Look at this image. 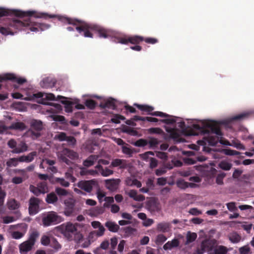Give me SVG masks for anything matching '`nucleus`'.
I'll return each mask as SVG.
<instances>
[{
	"mask_svg": "<svg viewBox=\"0 0 254 254\" xmlns=\"http://www.w3.org/2000/svg\"><path fill=\"white\" fill-rule=\"evenodd\" d=\"M5 79L16 82L19 84H22L26 81L25 78L17 77L13 74H6L5 75Z\"/></svg>",
	"mask_w": 254,
	"mask_h": 254,
	"instance_id": "bb28decb",
	"label": "nucleus"
},
{
	"mask_svg": "<svg viewBox=\"0 0 254 254\" xmlns=\"http://www.w3.org/2000/svg\"><path fill=\"white\" fill-rule=\"evenodd\" d=\"M41 244L44 246H48L51 243L49 237L44 235L41 239Z\"/></svg>",
	"mask_w": 254,
	"mask_h": 254,
	"instance_id": "4d7b16f0",
	"label": "nucleus"
},
{
	"mask_svg": "<svg viewBox=\"0 0 254 254\" xmlns=\"http://www.w3.org/2000/svg\"><path fill=\"white\" fill-rule=\"evenodd\" d=\"M98 228L97 231H94V232L96 233V236L97 237H101L105 233V229L104 227L102 225Z\"/></svg>",
	"mask_w": 254,
	"mask_h": 254,
	"instance_id": "bf43d9fd",
	"label": "nucleus"
},
{
	"mask_svg": "<svg viewBox=\"0 0 254 254\" xmlns=\"http://www.w3.org/2000/svg\"><path fill=\"white\" fill-rule=\"evenodd\" d=\"M5 196V192L2 190L1 187H0V213H2L3 212V210L1 208V206L3 204L4 199Z\"/></svg>",
	"mask_w": 254,
	"mask_h": 254,
	"instance_id": "c03bdc74",
	"label": "nucleus"
},
{
	"mask_svg": "<svg viewBox=\"0 0 254 254\" xmlns=\"http://www.w3.org/2000/svg\"><path fill=\"white\" fill-rule=\"evenodd\" d=\"M55 182L64 187H68L69 186V183L63 178H56L55 179Z\"/></svg>",
	"mask_w": 254,
	"mask_h": 254,
	"instance_id": "8fccbe9b",
	"label": "nucleus"
},
{
	"mask_svg": "<svg viewBox=\"0 0 254 254\" xmlns=\"http://www.w3.org/2000/svg\"><path fill=\"white\" fill-rule=\"evenodd\" d=\"M134 106L136 107L139 110L147 114L155 116H159V111L152 112L154 110V108L147 105H140L134 104Z\"/></svg>",
	"mask_w": 254,
	"mask_h": 254,
	"instance_id": "dca6fc26",
	"label": "nucleus"
},
{
	"mask_svg": "<svg viewBox=\"0 0 254 254\" xmlns=\"http://www.w3.org/2000/svg\"><path fill=\"white\" fill-rule=\"evenodd\" d=\"M29 190L37 196H39L40 194H42L37 186L36 187L34 185H30L29 186Z\"/></svg>",
	"mask_w": 254,
	"mask_h": 254,
	"instance_id": "49530a36",
	"label": "nucleus"
},
{
	"mask_svg": "<svg viewBox=\"0 0 254 254\" xmlns=\"http://www.w3.org/2000/svg\"><path fill=\"white\" fill-rule=\"evenodd\" d=\"M7 207L10 210H15L19 207L18 202L14 199H9L7 203Z\"/></svg>",
	"mask_w": 254,
	"mask_h": 254,
	"instance_id": "4c0bfd02",
	"label": "nucleus"
},
{
	"mask_svg": "<svg viewBox=\"0 0 254 254\" xmlns=\"http://www.w3.org/2000/svg\"><path fill=\"white\" fill-rule=\"evenodd\" d=\"M189 212L190 214H191L192 215H195V216L199 215L200 214H201V213H202L201 211L200 210H198L196 208H192L190 209Z\"/></svg>",
	"mask_w": 254,
	"mask_h": 254,
	"instance_id": "338daca9",
	"label": "nucleus"
},
{
	"mask_svg": "<svg viewBox=\"0 0 254 254\" xmlns=\"http://www.w3.org/2000/svg\"><path fill=\"white\" fill-rule=\"evenodd\" d=\"M7 145L9 148L13 149V150L17 148L16 141L13 139H10L7 142Z\"/></svg>",
	"mask_w": 254,
	"mask_h": 254,
	"instance_id": "0e129e2a",
	"label": "nucleus"
},
{
	"mask_svg": "<svg viewBox=\"0 0 254 254\" xmlns=\"http://www.w3.org/2000/svg\"><path fill=\"white\" fill-rule=\"evenodd\" d=\"M24 236V234L19 231H14L12 233V237L15 239H19Z\"/></svg>",
	"mask_w": 254,
	"mask_h": 254,
	"instance_id": "69168bd1",
	"label": "nucleus"
},
{
	"mask_svg": "<svg viewBox=\"0 0 254 254\" xmlns=\"http://www.w3.org/2000/svg\"><path fill=\"white\" fill-rule=\"evenodd\" d=\"M165 129L170 138L173 139L175 141H179L180 136L177 129L168 127H166Z\"/></svg>",
	"mask_w": 254,
	"mask_h": 254,
	"instance_id": "4be33fe9",
	"label": "nucleus"
},
{
	"mask_svg": "<svg viewBox=\"0 0 254 254\" xmlns=\"http://www.w3.org/2000/svg\"><path fill=\"white\" fill-rule=\"evenodd\" d=\"M109 246V242L108 240H105L103 241L100 244V247L96 249L94 252L95 254H98L97 252L100 250V249L103 250H107Z\"/></svg>",
	"mask_w": 254,
	"mask_h": 254,
	"instance_id": "a18cd8bd",
	"label": "nucleus"
},
{
	"mask_svg": "<svg viewBox=\"0 0 254 254\" xmlns=\"http://www.w3.org/2000/svg\"><path fill=\"white\" fill-rule=\"evenodd\" d=\"M85 105L90 109H94L96 106V102L92 99H87L85 101Z\"/></svg>",
	"mask_w": 254,
	"mask_h": 254,
	"instance_id": "de8ad7c7",
	"label": "nucleus"
},
{
	"mask_svg": "<svg viewBox=\"0 0 254 254\" xmlns=\"http://www.w3.org/2000/svg\"><path fill=\"white\" fill-rule=\"evenodd\" d=\"M223 152L225 155L229 156L238 155L240 154L239 152L231 149H225Z\"/></svg>",
	"mask_w": 254,
	"mask_h": 254,
	"instance_id": "3c124183",
	"label": "nucleus"
},
{
	"mask_svg": "<svg viewBox=\"0 0 254 254\" xmlns=\"http://www.w3.org/2000/svg\"><path fill=\"white\" fill-rule=\"evenodd\" d=\"M56 84V81L50 78H46L43 80L41 83V86L44 88H48L54 86Z\"/></svg>",
	"mask_w": 254,
	"mask_h": 254,
	"instance_id": "72a5a7b5",
	"label": "nucleus"
},
{
	"mask_svg": "<svg viewBox=\"0 0 254 254\" xmlns=\"http://www.w3.org/2000/svg\"><path fill=\"white\" fill-rule=\"evenodd\" d=\"M249 115L248 113H243L234 116L231 119V121H240L247 118Z\"/></svg>",
	"mask_w": 254,
	"mask_h": 254,
	"instance_id": "a19ab883",
	"label": "nucleus"
},
{
	"mask_svg": "<svg viewBox=\"0 0 254 254\" xmlns=\"http://www.w3.org/2000/svg\"><path fill=\"white\" fill-rule=\"evenodd\" d=\"M219 165L221 169L226 171L230 170L232 167V164L231 163L225 161L221 162Z\"/></svg>",
	"mask_w": 254,
	"mask_h": 254,
	"instance_id": "09e8293b",
	"label": "nucleus"
},
{
	"mask_svg": "<svg viewBox=\"0 0 254 254\" xmlns=\"http://www.w3.org/2000/svg\"><path fill=\"white\" fill-rule=\"evenodd\" d=\"M106 188L111 191L115 190L119 185L118 180H107L105 181Z\"/></svg>",
	"mask_w": 254,
	"mask_h": 254,
	"instance_id": "b1692460",
	"label": "nucleus"
},
{
	"mask_svg": "<svg viewBox=\"0 0 254 254\" xmlns=\"http://www.w3.org/2000/svg\"><path fill=\"white\" fill-rule=\"evenodd\" d=\"M111 166L114 167L120 166L121 168H125L126 167V161L120 159L113 160Z\"/></svg>",
	"mask_w": 254,
	"mask_h": 254,
	"instance_id": "f704fd0d",
	"label": "nucleus"
},
{
	"mask_svg": "<svg viewBox=\"0 0 254 254\" xmlns=\"http://www.w3.org/2000/svg\"><path fill=\"white\" fill-rule=\"evenodd\" d=\"M16 148H15L14 150H12L11 151L12 153L18 154L27 151L28 146L25 143L22 142L18 145Z\"/></svg>",
	"mask_w": 254,
	"mask_h": 254,
	"instance_id": "c756f323",
	"label": "nucleus"
},
{
	"mask_svg": "<svg viewBox=\"0 0 254 254\" xmlns=\"http://www.w3.org/2000/svg\"><path fill=\"white\" fill-rule=\"evenodd\" d=\"M58 156L62 162L68 165L70 164L71 161L67 157L72 160H75L78 158V154L77 152L67 148H64L60 152H59Z\"/></svg>",
	"mask_w": 254,
	"mask_h": 254,
	"instance_id": "6e6552de",
	"label": "nucleus"
},
{
	"mask_svg": "<svg viewBox=\"0 0 254 254\" xmlns=\"http://www.w3.org/2000/svg\"><path fill=\"white\" fill-rule=\"evenodd\" d=\"M135 231V229L131 226L122 227L120 229V233L125 238L130 236Z\"/></svg>",
	"mask_w": 254,
	"mask_h": 254,
	"instance_id": "393cba45",
	"label": "nucleus"
},
{
	"mask_svg": "<svg viewBox=\"0 0 254 254\" xmlns=\"http://www.w3.org/2000/svg\"><path fill=\"white\" fill-rule=\"evenodd\" d=\"M58 18L59 20L63 22L76 26V30L79 34L85 37L92 38L93 34L91 33L92 30L97 31L100 38H107L112 37L113 35L111 30L97 25L90 24L78 19L64 16H58Z\"/></svg>",
	"mask_w": 254,
	"mask_h": 254,
	"instance_id": "f03ea898",
	"label": "nucleus"
},
{
	"mask_svg": "<svg viewBox=\"0 0 254 254\" xmlns=\"http://www.w3.org/2000/svg\"><path fill=\"white\" fill-rule=\"evenodd\" d=\"M11 129L24 130L26 129V125L22 122L13 123L9 127Z\"/></svg>",
	"mask_w": 254,
	"mask_h": 254,
	"instance_id": "c85d7f7f",
	"label": "nucleus"
},
{
	"mask_svg": "<svg viewBox=\"0 0 254 254\" xmlns=\"http://www.w3.org/2000/svg\"><path fill=\"white\" fill-rule=\"evenodd\" d=\"M192 127L194 129L197 131V132L192 133H191V135H198L199 133L205 134V133H209L210 131L217 135H222V132L220 130L219 125L215 121L208 122L205 124L203 127H201L198 124H193Z\"/></svg>",
	"mask_w": 254,
	"mask_h": 254,
	"instance_id": "20e7f679",
	"label": "nucleus"
},
{
	"mask_svg": "<svg viewBox=\"0 0 254 254\" xmlns=\"http://www.w3.org/2000/svg\"><path fill=\"white\" fill-rule=\"evenodd\" d=\"M226 176V174L224 173H221L219 174L216 179V183L218 185H222L223 184V178Z\"/></svg>",
	"mask_w": 254,
	"mask_h": 254,
	"instance_id": "5fc2aeb1",
	"label": "nucleus"
},
{
	"mask_svg": "<svg viewBox=\"0 0 254 254\" xmlns=\"http://www.w3.org/2000/svg\"><path fill=\"white\" fill-rule=\"evenodd\" d=\"M122 152L123 153L128 155L129 156H131L133 154V151L130 147L123 146L122 147Z\"/></svg>",
	"mask_w": 254,
	"mask_h": 254,
	"instance_id": "6e6d98bb",
	"label": "nucleus"
},
{
	"mask_svg": "<svg viewBox=\"0 0 254 254\" xmlns=\"http://www.w3.org/2000/svg\"><path fill=\"white\" fill-rule=\"evenodd\" d=\"M98 158L99 155H91L83 162V165L86 167H89L94 165Z\"/></svg>",
	"mask_w": 254,
	"mask_h": 254,
	"instance_id": "cd10ccee",
	"label": "nucleus"
},
{
	"mask_svg": "<svg viewBox=\"0 0 254 254\" xmlns=\"http://www.w3.org/2000/svg\"><path fill=\"white\" fill-rule=\"evenodd\" d=\"M126 118L124 116L119 114H116L113 116L111 121L113 123L120 124L121 120H124Z\"/></svg>",
	"mask_w": 254,
	"mask_h": 254,
	"instance_id": "79ce46f5",
	"label": "nucleus"
},
{
	"mask_svg": "<svg viewBox=\"0 0 254 254\" xmlns=\"http://www.w3.org/2000/svg\"><path fill=\"white\" fill-rule=\"evenodd\" d=\"M41 200L37 197L32 196L29 201V212L30 215H35L39 212V204Z\"/></svg>",
	"mask_w": 254,
	"mask_h": 254,
	"instance_id": "4468645a",
	"label": "nucleus"
},
{
	"mask_svg": "<svg viewBox=\"0 0 254 254\" xmlns=\"http://www.w3.org/2000/svg\"><path fill=\"white\" fill-rule=\"evenodd\" d=\"M58 200L57 194L53 192L48 194L46 198V201L49 204H55Z\"/></svg>",
	"mask_w": 254,
	"mask_h": 254,
	"instance_id": "7c9ffc66",
	"label": "nucleus"
},
{
	"mask_svg": "<svg viewBox=\"0 0 254 254\" xmlns=\"http://www.w3.org/2000/svg\"><path fill=\"white\" fill-rule=\"evenodd\" d=\"M241 236L237 233H233L229 236L230 241L233 243H237L241 240Z\"/></svg>",
	"mask_w": 254,
	"mask_h": 254,
	"instance_id": "37998d69",
	"label": "nucleus"
},
{
	"mask_svg": "<svg viewBox=\"0 0 254 254\" xmlns=\"http://www.w3.org/2000/svg\"><path fill=\"white\" fill-rule=\"evenodd\" d=\"M250 251V248L248 246H244L239 249V252L241 254H248Z\"/></svg>",
	"mask_w": 254,
	"mask_h": 254,
	"instance_id": "774afa93",
	"label": "nucleus"
},
{
	"mask_svg": "<svg viewBox=\"0 0 254 254\" xmlns=\"http://www.w3.org/2000/svg\"><path fill=\"white\" fill-rule=\"evenodd\" d=\"M214 243L212 241L206 240L203 241L200 245V248L197 250V254H203L206 252H209L213 249Z\"/></svg>",
	"mask_w": 254,
	"mask_h": 254,
	"instance_id": "2eb2a0df",
	"label": "nucleus"
},
{
	"mask_svg": "<svg viewBox=\"0 0 254 254\" xmlns=\"http://www.w3.org/2000/svg\"><path fill=\"white\" fill-rule=\"evenodd\" d=\"M158 141L157 139L154 138H150L149 139H139L136 140L134 145L137 147H145L148 145L149 148H153L157 146Z\"/></svg>",
	"mask_w": 254,
	"mask_h": 254,
	"instance_id": "ddd939ff",
	"label": "nucleus"
},
{
	"mask_svg": "<svg viewBox=\"0 0 254 254\" xmlns=\"http://www.w3.org/2000/svg\"><path fill=\"white\" fill-rule=\"evenodd\" d=\"M78 225L77 223L73 224L71 222H67L56 227L55 229L61 232L68 240L71 241L73 236L77 233Z\"/></svg>",
	"mask_w": 254,
	"mask_h": 254,
	"instance_id": "39448f33",
	"label": "nucleus"
},
{
	"mask_svg": "<svg viewBox=\"0 0 254 254\" xmlns=\"http://www.w3.org/2000/svg\"><path fill=\"white\" fill-rule=\"evenodd\" d=\"M55 192L58 195L60 196H65L68 193V192L66 190L59 187L56 188Z\"/></svg>",
	"mask_w": 254,
	"mask_h": 254,
	"instance_id": "603ef678",
	"label": "nucleus"
},
{
	"mask_svg": "<svg viewBox=\"0 0 254 254\" xmlns=\"http://www.w3.org/2000/svg\"><path fill=\"white\" fill-rule=\"evenodd\" d=\"M50 27V25L35 21L34 17H26L20 20L12 19L8 23L7 27H0V32L3 35H13L17 30L26 31L29 30L32 32L43 31Z\"/></svg>",
	"mask_w": 254,
	"mask_h": 254,
	"instance_id": "f257e3e1",
	"label": "nucleus"
},
{
	"mask_svg": "<svg viewBox=\"0 0 254 254\" xmlns=\"http://www.w3.org/2000/svg\"><path fill=\"white\" fill-rule=\"evenodd\" d=\"M126 193L135 201H143L145 200V196L142 194H137V191L134 190H130Z\"/></svg>",
	"mask_w": 254,
	"mask_h": 254,
	"instance_id": "412c9836",
	"label": "nucleus"
},
{
	"mask_svg": "<svg viewBox=\"0 0 254 254\" xmlns=\"http://www.w3.org/2000/svg\"><path fill=\"white\" fill-rule=\"evenodd\" d=\"M206 134H208V136H207V141L209 145L215 146L218 142H220L221 143L223 144H226L225 143L223 142L219 139V136H221L222 134L221 135H218L214 133L211 132V131H210L209 133Z\"/></svg>",
	"mask_w": 254,
	"mask_h": 254,
	"instance_id": "f3484780",
	"label": "nucleus"
},
{
	"mask_svg": "<svg viewBox=\"0 0 254 254\" xmlns=\"http://www.w3.org/2000/svg\"><path fill=\"white\" fill-rule=\"evenodd\" d=\"M64 221V218L56 212L52 211L42 219L43 225L45 227L57 224Z\"/></svg>",
	"mask_w": 254,
	"mask_h": 254,
	"instance_id": "9b49d317",
	"label": "nucleus"
},
{
	"mask_svg": "<svg viewBox=\"0 0 254 254\" xmlns=\"http://www.w3.org/2000/svg\"><path fill=\"white\" fill-rule=\"evenodd\" d=\"M77 186L81 190H82L88 193H90L94 187H98V184L96 180L93 179L88 181H80L77 183Z\"/></svg>",
	"mask_w": 254,
	"mask_h": 254,
	"instance_id": "f8f14e48",
	"label": "nucleus"
},
{
	"mask_svg": "<svg viewBox=\"0 0 254 254\" xmlns=\"http://www.w3.org/2000/svg\"><path fill=\"white\" fill-rule=\"evenodd\" d=\"M75 203L76 200L73 198L69 197L64 200V214L66 216H73L76 214Z\"/></svg>",
	"mask_w": 254,
	"mask_h": 254,
	"instance_id": "9d476101",
	"label": "nucleus"
},
{
	"mask_svg": "<svg viewBox=\"0 0 254 254\" xmlns=\"http://www.w3.org/2000/svg\"><path fill=\"white\" fill-rule=\"evenodd\" d=\"M177 186L182 189H185L188 188V182L183 180L179 181L177 182Z\"/></svg>",
	"mask_w": 254,
	"mask_h": 254,
	"instance_id": "e2e57ef3",
	"label": "nucleus"
},
{
	"mask_svg": "<svg viewBox=\"0 0 254 254\" xmlns=\"http://www.w3.org/2000/svg\"><path fill=\"white\" fill-rule=\"evenodd\" d=\"M18 162H19L18 158H11L6 161V165L8 167H16Z\"/></svg>",
	"mask_w": 254,
	"mask_h": 254,
	"instance_id": "ea45409f",
	"label": "nucleus"
},
{
	"mask_svg": "<svg viewBox=\"0 0 254 254\" xmlns=\"http://www.w3.org/2000/svg\"><path fill=\"white\" fill-rule=\"evenodd\" d=\"M197 238V234L195 233H191L189 231L186 236V241L185 243L186 245H188L189 244L194 242Z\"/></svg>",
	"mask_w": 254,
	"mask_h": 254,
	"instance_id": "473e14b6",
	"label": "nucleus"
},
{
	"mask_svg": "<svg viewBox=\"0 0 254 254\" xmlns=\"http://www.w3.org/2000/svg\"><path fill=\"white\" fill-rule=\"evenodd\" d=\"M105 226L108 230L113 233H116L120 231V227L115 222L107 221L105 223Z\"/></svg>",
	"mask_w": 254,
	"mask_h": 254,
	"instance_id": "aec40b11",
	"label": "nucleus"
},
{
	"mask_svg": "<svg viewBox=\"0 0 254 254\" xmlns=\"http://www.w3.org/2000/svg\"><path fill=\"white\" fill-rule=\"evenodd\" d=\"M99 107L102 109L108 108L112 110H115L116 108L115 100L112 98L108 99L105 102H101Z\"/></svg>",
	"mask_w": 254,
	"mask_h": 254,
	"instance_id": "5701e85b",
	"label": "nucleus"
},
{
	"mask_svg": "<svg viewBox=\"0 0 254 254\" xmlns=\"http://www.w3.org/2000/svg\"><path fill=\"white\" fill-rule=\"evenodd\" d=\"M160 118H164L163 119H160V123L162 122L167 125H173L176 123V120L172 117L166 113L160 112Z\"/></svg>",
	"mask_w": 254,
	"mask_h": 254,
	"instance_id": "6ab92c4d",
	"label": "nucleus"
},
{
	"mask_svg": "<svg viewBox=\"0 0 254 254\" xmlns=\"http://www.w3.org/2000/svg\"><path fill=\"white\" fill-rule=\"evenodd\" d=\"M133 121H147L149 122H157L158 120L157 118L151 117H141L139 116H134L133 118Z\"/></svg>",
	"mask_w": 254,
	"mask_h": 254,
	"instance_id": "2f4dec72",
	"label": "nucleus"
},
{
	"mask_svg": "<svg viewBox=\"0 0 254 254\" xmlns=\"http://www.w3.org/2000/svg\"><path fill=\"white\" fill-rule=\"evenodd\" d=\"M113 174V171L112 170H110L107 168H106L105 169H103L102 172L101 173V174L103 176H104V177L109 176Z\"/></svg>",
	"mask_w": 254,
	"mask_h": 254,
	"instance_id": "680f3d73",
	"label": "nucleus"
},
{
	"mask_svg": "<svg viewBox=\"0 0 254 254\" xmlns=\"http://www.w3.org/2000/svg\"><path fill=\"white\" fill-rule=\"evenodd\" d=\"M70 146H74L76 142V139L72 136H67L66 140Z\"/></svg>",
	"mask_w": 254,
	"mask_h": 254,
	"instance_id": "13d9d810",
	"label": "nucleus"
},
{
	"mask_svg": "<svg viewBox=\"0 0 254 254\" xmlns=\"http://www.w3.org/2000/svg\"><path fill=\"white\" fill-rule=\"evenodd\" d=\"M37 155L36 151H33L29 153L27 155H22L18 157V160L20 162L30 163L32 162L35 157Z\"/></svg>",
	"mask_w": 254,
	"mask_h": 254,
	"instance_id": "a211bd4d",
	"label": "nucleus"
},
{
	"mask_svg": "<svg viewBox=\"0 0 254 254\" xmlns=\"http://www.w3.org/2000/svg\"><path fill=\"white\" fill-rule=\"evenodd\" d=\"M62 103L64 105L65 111L67 113H71L72 112V104L73 103L67 100H63L61 101Z\"/></svg>",
	"mask_w": 254,
	"mask_h": 254,
	"instance_id": "58836bf2",
	"label": "nucleus"
},
{
	"mask_svg": "<svg viewBox=\"0 0 254 254\" xmlns=\"http://www.w3.org/2000/svg\"><path fill=\"white\" fill-rule=\"evenodd\" d=\"M228 250L226 247L220 245L217 246L214 249V254H226Z\"/></svg>",
	"mask_w": 254,
	"mask_h": 254,
	"instance_id": "e433bc0d",
	"label": "nucleus"
},
{
	"mask_svg": "<svg viewBox=\"0 0 254 254\" xmlns=\"http://www.w3.org/2000/svg\"><path fill=\"white\" fill-rule=\"evenodd\" d=\"M37 186L42 194H45L49 191L48 184L46 181H42L38 183L37 184Z\"/></svg>",
	"mask_w": 254,
	"mask_h": 254,
	"instance_id": "c9c22d12",
	"label": "nucleus"
},
{
	"mask_svg": "<svg viewBox=\"0 0 254 254\" xmlns=\"http://www.w3.org/2000/svg\"><path fill=\"white\" fill-rule=\"evenodd\" d=\"M51 246L54 249L58 250L61 248V245L56 239H53L51 242Z\"/></svg>",
	"mask_w": 254,
	"mask_h": 254,
	"instance_id": "052dcab7",
	"label": "nucleus"
},
{
	"mask_svg": "<svg viewBox=\"0 0 254 254\" xmlns=\"http://www.w3.org/2000/svg\"><path fill=\"white\" fill-rule=\"evenodd\" d=\"M170 230V226L168 223H160V232H168Z\"/></svg>",
	"mask_w": 254,
	"mask_h": 254,
	"instance_id": "864d4df0",
	"label": "nucleus"
},
{
	"mask_svg": "<svg viewBox=\"0 0 254 254\" xmlns=\"http://www.w3.org/2000/svg\"><path fill=\"white\" fill-rule=\"evenodd\" d=\"M12 15L23 19L26 17H34V19L36 18L48 19L56 16L55 15H50L46 13H38L35 11H23L20 10L0 8V17Z\"/></svg>",
	"mask_w": 254,
	"mask_h": 254,
	"instance_id": "7ed1b4c3",
	"label": "nucleus"
},
{
	"mask_svg": "<svg viewBox=\"0 0 254 254\" xmlns=\"http://www.w3.org/2000/svg\"><path fill=\"white\" fill-rule=\"evenodd\" d=\"M28 123L30 126L28 131L30 133L32 138L37 139L41 136V131L44 128L42 122L38 120L32 119Z\"/></svg>",
	"mask_w": 254,
	"mask_h": 254,
	"instance_id": "423d86ee",
	"label": "nucleus"
},
{
	"mask_svg": "<svg viewBox=\"0 0 254 254\" xmlns=\"http://www.w3.org/2000/svg\"><path fill=\"white\" fill-rule=\"evenodd\" d=\"M144 38L141 36L134 35L131 36L119 37L115 38V41L122 44L130 43L133 45H138L144 41Z\"/></svg>",
	"mask_w": 254,
	"mask_h": 254,
	"instance_id": "1a4fd4ad",
	"label": "nucleus"
},
{
	"mask_svg": "<svg viewBox=\"0 0 254 254\" xmlns=\"http://www.w3.org/2000/svg\"><path fill=\"white\" fill-rule=\"evenodd\" d=\"M180 245V242L177 239H174L171 241L167 242L164 246L163 249L167 250H170L173 248L178 247Z\"/></svg>",
	"mask_w": 254,
	"mask_h": 254,
	"instance_id": "a878e982",
	"label": "nucleus"
},
{
	"mask_svg": "<svg viewBox=\"0 0 254 254\" xmlns=\"http://www.w3.org/2000/svg\"><path fill=\"white\" fill-rule=\"evenodd\" d=\"M38 235L39 234L37 232H33L28 239L19 245V251L21 254H25L31 250Z\"/></svg>",
	"mask_w": 254,
	"mask_h": 254,
	"instance_id": "0eeeda50",
	"label": "nucleus"
}]
</instances>
